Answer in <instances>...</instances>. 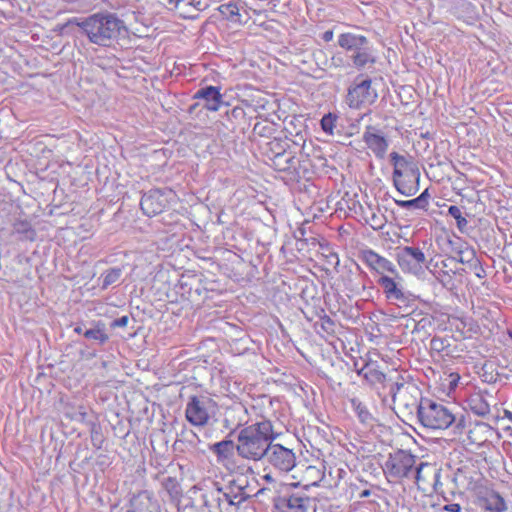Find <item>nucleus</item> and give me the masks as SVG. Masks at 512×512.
<instances>
[{
    "label": "nucleus",
    "instance_id": "nucleus-1",
    "mask_svg": "<svg viewBox=\"0 0 512 512\" xmlns=\"http://www.w3.org/2000/svg\"><path fill=\"white\" fill-rule=\"evenodd\" d=\"M278 435L272 422L264 418L245 426L237 435V455L245 460L260 461Z\"/></svg>",
    "mask_w": 512,
    "mask_h": 512
},
{
    "label": "nucleus",
    "instance_id": "nucleus-2",
    "mask_svg": "<svg viewBox=\"0 0 512 512\" xmlns=\"http://www.w3.org/2000/svg\"><path fill=\"white\" fill-rule=\"evenodd\" d=\"M70 23H75L91 43L102 47L111 46L127 31L124 21L113 13H95L83 21L74 18Z\"/></svg>",
    "mask_w": 512,
    "mask_h": 512
},
{
    "label": "nucleus",
    "instance_id": "nucleus-3",
    "mask_svg": "<svg viewBox=\"0 0 512 512\" xmlns=\"http://www.w3.org/2000/svg\"><path fill=\"white\" fill-rule=\"evenodd\" d=\"M390 158L393 165V184L397 191L404 196L415 195L419 190L420 181L418 166L397 152H392Z\"/></svg>",
    "mask_w": 512,
    "mask_h": 512
},
{
    "label": "nucleus",
    "instance_id": "nucleus-4",
    "mask_svg": "<svg viewBox=\"0 0 512 512\" xmlns=\"http://www.w3.org/2000/svg\"><path fill=\"white\" fill-rule=\"evenodd\" d=\"M417 417L424 428L432 430L447 429L456 420L445 405L428 398H421L417 405Z\"/></svg>",
    "mask_w": 512,
    "mask_h": 512
},
{
    "label": "nucleus",
    "instance_id": "nucleus-5",
    "mask_svg": "<svg viewBox=\"0 0 512 512\" xmlns=\"http://www.w3.org/2000/svg\"><path fill=\"white\" fill-rule=\"evenodd\" d=\"M378 284L383 289V293L390 305H394L398 311V316L404 317L414 309V299L409 292L404 291L402 285L392 277L382 275Z\"/></svg>",
    "mask_w": 512,
    "mask_h": 512
},
{
    "label": "nucleus",
    "instance_id": "nucleus-6",
    "mask_svg": "<svg viewBox=\"0 0 512 512\" xmlns=\"http://www.w3.org/2000/svg\"><path fill=\"white\" fill-rule=\"evenodd\" d=\"M215 405V402L207 396H190L185 408V417L191 425L204 427L208 425Z\"/></svg>",
    "mask_w": 512,
    "mask_h": 512
},
{
    "label": "nucleus",
    "instance_id": "nucleus-7",
    "mask_svg": "<svg viewBox=\"0 0 512 512\" xmlns=\"http://www.w3.org/2000/svg\"><path fill=\"white\" fill-rule=\"evenodd\" d=\"M262 460L279 474L288 473L296 466V454L293 449L279 443L270 444Z\"/></svg>",
    "mask_w": 512,
    "mask_h": 512
},
{
    "label": "nucleus",
    "instance_id": "nucleus-8",
    "mask_svg": "<svg viewBox=\"0 0 512 512\" xmlns=\"http://www.w3.org/2000/svg\"><path fill=\"white\" fill-rule=\"evenodd\" d=\"M396 261L404 273L419 276L427 268V258L419 247L404 246L396 250Z\"/></svg>",
    "mask_w": 512,
    "mask_h": 512
},
{
    "label": "nucleus",
    "instance_id": "nucleus-9",
    "mask_svg": "<svg viewBox=\"0 0 512 512\" xmlns=\"http://www.w3.org/2000/svg\"><path fill=\"white\" fill-rule=\"evenodd\" d=\"M378 97L377 91L372 88V81L369 78L361 79L358 76L349 87L346 102L350 108L359 109L366 105L373 104Z\"/></svg>",
    "mask_w": 512,
    "mask_h": 512
},
{
    "label": "nucleus",
    "instance_id": "nucleus-10",
    "mask_svg": "<svg viewBox=\"0 0 512 512\" xmlns=\"http://www.w3.org/2000/svg\"><path fill=\"white\" fill-rule=\"evenodd\" d=\"M415 463L416 457L414 455L400 450L394 455H390L388 460L385 462L384 472L389 477L395 479L407 478Z\"/></svg>",
    "mask_w": 512,
    "mask_h": 512
},
{
    "label": "nucleus",
    "instance_id": "nucleus-11",
    "mask_svg": "<svg viewBox=\"0 0 512 512\" xmlns=\"http://www.w3.org/2000/svg\"><path fill=\"white\" fill-rule=\"evenodd\" d=\"M171 194V190L167 189H152L145 193L140 201L143 213L152 217L163 212L168 206Z\"/></svg>",
    "mask_w": 512,
    "mask_h": 512
},
{
    "label": "nucleus",
    "instance_id": "nucleus-12",
    "mask_svg": "<svg viewBox=\"0 0 512 512\" xmlns=\"http://www.w3.org/2000/svg\"><path fill=\"white\" fill-rule=\"evenodd\" d=\"M203 506L208 512H238L233 500L222 488L216 484V488L202 494Z\"/></svg>",
    "mask_w": 512,
    "mask_h": 512
},
{
    "label": "nucleus",
    "instance_id": "nucleus-13",
    "mask_svg": "<svg viewBox=\"0 0 512 512\" xmlns=\"http://www.w3.org/2000/svg\"><path fill=\"white\" fill-rule=\"evenodd\" d=\"M193 98L198 99L200 102L192 105L189 109L190 112L199 105H202L208 111L216 112L225 103L223 95L220 93V88L211 85L198 89Z\"/></svg>",
    "mask_w": 512,
    "mask_h": 512
},
{
    "label": "nucleus",
    "instance_id": "nucleus-14",
    "mask_svg": "<svg viewBox=\"0 0 512 512\" xmlns=\"http://www.w3.org/2000/svg\"><path fill=\"white\" fill-rule=\"evenodd\" d=\"M311 499L304 492H287L275 498L276 508L282 512H308Z\"/></svg>",
    "mask_w": 512,
    "mask_h": 512
},
{
    "label": "nucleus",
    "instance_id": "nucleus-15",
    "mask_svg": "<svg viewBox=\"0 0 512 512\" xmlns=\"http://www.w3.org/2000/svg\"><path fill=\"white\" fill-rule=\"evenodd\" d=\"M249 421L248 408L243 403L234 402L225 409L223 426L231 433L242 426H248Z\"/></svg>",
    "mask_w": 512,
    "mask_h": 512
},
{
    "label": "nucleus",
    "instance_id": "nucleus-16",
    "mask_svg": "<svg viewBox=\"0 0 512 512\" xmlns=\"http://www.w3.org/2000/svg\"><path fill=\"white\" fill-rule=\"evenodd\" d=\"M362 139L373 154L383 159L389 147V141L384 136V133L376 126L368 125L363 132Z\"/></svg>",
    "mask_w": 512,
    "mask_h": 512
},
{
    "label": "nucleus",
    "instance_id": "nucleus-17",
    "mask_svg": "<svg viewBox=\"0 0 512 512\" xmlns=\"http://www.w3.org/2000/svg\"><path fill=\"white\" fill-rule=\"evenodd\" d=\"M361 258L371 270L378 274L382 275L388 272L398 276L396 266L390 260L379 255L372 249L362 251Z\"/></svg>",
    "mask_w": 512,
    "mask_h": 512
},
{
    "label": "nucleus",
    "instance_id": "nucleus-18",
    "mask_svg": "<svg viewBox=\"0 0 512 512\" xmlns=\"http://www.w3.org/2000/svg\"><path fill=\"white\" fill-rule=\"evenodd\" d=\"M347 57L357 70L369 69L376 63L375 51L369 41Z\"/></svg>",
    "mask_w": 512,
    "mask_h": 512
},
{
    "label": "nucleus",
    "instance_id": "nucleus-19",
    "mask_svg": "<svg viewBox=\"0 0 512 512\" xmlns=\"http://www.w3.org/2000/svg\"><path fill=\"white\" fill-rule=\"evenodd\" d=\"M448 244L451 247L452 256L450 259L452 261L470 265L479 263L475 250L469 247L467 243L449 240Z\"/></svg>",
    "mask_w": 512,
    "mask_h": 512
},
{
    "label": "nucleus",
    "instance_id": "nucleus-20",
    "mask_svg": "<svg viewBox=\"0 0 512 512\" xmlns=\"http://www.w3.org/2000/svg\"><path fill=\"white\" fill-rule=\"evenodd\" d=\"M477 505L487 512H504L507 509L505 500L495 491H486L478 496Z\"/></svg>",
    "mask_w": 512,
    "mask_h": 512
},
{
    "label": "nucleus",
    "instance_id": "nucleus-21",
    "mask_svg": "<svg viewBox=\"0 0 512 512\" xmlns=\"http://www.w3.org/2000/svg\"><path fill=\"white\" fill-rule=\"evenodd\" d=\"M207 7V0H176V11L184 19H196Z\"/></svg>",
    "mask_w": 512,
    "mask_h": 512
},
{
    "label": "nucleus",
    "instance_id": "nucleus-22",
    "mask_svg": "<svg viewBox=\"0 0 512 512\" xmlns=\"http://www.w3.org/2000/svg\"><path fill=\"white\" fill-rule=\"evenodd\" d=\"M247 484L246 479L243 477H237L229 482V492H225L228 494L230 499L233 500L238 509L240 508V505L250 497L246 492Z\"/></svg>",
    "mask_w": 512,
    "mask_h": 512
},
{
    "label": "nucleus",
    "instance_id": "nucleus-23",
    "mask_svg": "<svg viewBox=\"0 0 512 512\" xmlns=\"http://www.w3.org/2000/svg\"><path fill=\"white\" fill-rule=\"evenodd\" d=\"M271 166L280 172H289L295 169L296 158L291 151L282 150L275 152L274 155H269Z\"/></svg>",
    "mask_w": 512,
    "mask_h": 512
},
{
    "label": "nucleus",
    "instance_id": "nucleus-24",
    "mask_svg": "<svg viewBox=\"0 0 512 512\" xmlns=\"http://www.w3.org/2000/svg\"><path fill=\"white\" fill-rule=\"evenodd\" d=\"M210 451L216 456L218 463L230 460L234 452H237V443L230 439H224L210 446Z\"/></svg>",
    "mask_w": 512,
    "mask_h": 512
},
{
    "label": "nucleus",
    "instance_id": "nucleus-25",
    "mask_svg": "<svg viewBox=\"0 0 512 512\" xmlns=\"http://www.w3.org/2000/svg\"><path fill=\"white\" fill-rule=\"evenodd\" d=\"M158 504L146 492L134 496L130 502V512H158Z\"/></svg>",
    "mask_w": 512,
    "mask_h": 512
},
{
    "label": "nucleus",
    "instance_id": "nucleus-26",
    "mask_svg": "<svg viewBox=\"0 0 512 512\" xmlns=\"http://www.w3.org/2000/svg\"><path fill=\"white\" fill-rule=\"evenodd\" d=\"M369 41L363 35H357L353 33H342L338 37V45L345 49L348 54L355 52L359 47L366 44Z\"/></svg>",
    "mask_w": 512,
    "mask_h": 512
},
{
    "label": "nucleus",
    "instance_id": "nucleus-27",
    "mask_svg": "<svg viewBox=\"0 0 512 512\" xmlns=\"http://www.w3.org/2000/svg\"><path fill=\"white\" fill-rule=\"evenodd\" d=\"M467 404L469 409L477 416L485 417L490 413V404L479 393L472 394L468 398Z\"/></svg>",
    "mask_w": 512,
    "mask_h": 512
},
{
    "label": "nucleus",
    "instance_id": "nucleus-28",
    "mask_svg": "<svg viewBox=\"0 0 512 512\" xmlns=\"http://www.w3.org/2000/svg\"><path fill=\"white\" fill-rule=\"evenodd\" d=\"M359 375L363 377L371 384H382L386 380V375L377 369L375 363L367 362L364 366L358 370Z\"/></svg>",
    "mask_w": 512,
    "mask_h": 512
},
{
    "label": "nucleus",
    "instance_id": "nucleus-29",
    "mask_svg": "<svg viewBox=\"0 0 512 512\" xmlns=\"http://www.w3.org/2000/svg\"><path fill=\"white\" fill-rule=\"evenodd\" d=\"M438 469L435 465L421 462L416 468V483L420 486V483L430 484L432 478L438 476Z\"/></svg>",
    "mask_w": 512,
    "mask_h": 512
},
{
    "label": "nucleus",
    "instance_id": "nucleus-30",
    "mask_svg": "<svg viewBox=\"0 0 512 512\" xmlns=\"http://www.w3.org/2000/svg\"><path fill=\"white\" fill-rule=\"evenodd\" d=\"M489 426L484 423H476L473 428H470L467 432L468 443L472 445H476L478 447L482 446L487 438L483 435L485 432H488Z\"/></svg>",
    "mask_w": 512,
    "mask_h": 512
},
{
    "label": "nucleus",
    "instance_id": "nucleus-31",
    "mask_svg": "<svg viewBox=\"0 0 512 512\" xmlns=\"http://www.w3.org/2000/svg\"><path fill=\"white\" fill-rule=\"evenodd\" d=\"M448 214L456 220V225L461 233H466L468 229V221L463 216L461 209L458 206L451 205L448 208Z\"/></svg>",
    "mask_w": 512,
    "mask_h": 512
},
{
    "label": "nucleus",
    "instance_id": "nucleus-32",
    "mask_svg": "<svg viewBox=\"0 0 512 512\" xmlns=\"http://www.w3.org/2000/svg\"><path fill=\"white\" fill-rule=\"evenodd\" d=\"M161 485L171 497H178L181 493L180 484L176 477L163 476Z\"/></svg>",
    "mask_w": 512,
    "mask_h": 512
},
{
    "label": "nucleus",
    "instance_id": "nucleus-33",
    "mask_svg": "<svg viewBox=\"0 0 512 512\" xmlns=\"http://www.w3.org/2000/svg\"><path fill=\"white\" fill-rule=\"evenodd\" d=\"M122 275V269L119 267H113L107 269L105 272L102 273V288L106 289L110 285L116 283L119 281L120 277Z\"/></svg>",
    "mask_w": 512,
    "mask_h": 512
},
{
    "label": "nucleus",
    "instance_id": "nucleus-34",
    "mask_svg": "<svg viewBox=\"0 0 512 512\" xmlns=\"http://www.w3.org/2000/svg\"><path fill=\"white\" fill-rule=\"evenodd\" d=\"M220 13L230 21L240 22L239 8L236 3L229 2L219 7Z\"/></svg>",
    "mask_w": 512,
    "mask_h": 512
},
{
    "label": "nucleus",
    "instance_id": "nucleus-35",
    "mask_svg": "<svg viewBox=\"0 0 512 512\" xmlns=\"http://www.w3.org/2000/svg\"><path fill=\"white\" fill-rule=\"evenodd\" d=\"M83 335L85 338L89 340H95L100 344H104L109 339V336L107 335L105 330L103 328H100L99 326L93 329L86 330L85 332H83Z\"/></svg>",
    "mask_w": 512,
    "mask_h": 512
},
{
    "label": "nucleus",
    "instance_id": "nucleus-36",
    "mask_svg": "<svg viewBox=\"0 0 512 512\" xmlns=\"http://www.w3.org/2000/svg\"><path fill=\"white\" fill-rule=\"evenodd\" d=\"M351 405L362 423H367L372 419V415L368 411L367 407L360 400L352 399Z\"/></svg>",
    "mask_w": 512,
    "mask_h": 512
},
{
    "label": "nucleus",
    "instance_id": "nucleus-37",
    "mask_svg": "<svg viewBox=\"0 0 512 512\" xmlns=\"http://www.w3.org/2000/svg\"><path fill=\"white\" fill-rule=\"evenodd\" d=\"M13 229L18 234H24L26 238L34 240L35 231L31 224L26 220H18L13 224Z\"/></svg>",
    "mask_w": 512,
    "mask_h": 512
},
{
    "label": "nucleus",
    "instance_id": "nucleus-38",
    "mask_svg": "<svg viewBox=\"0 0 512 512\" xmlns=\"http://www.w3.org/2000/svg\"><path fill=\"white\" fill-rule=\"evenodd\" d=\"M267 147H269V155H274L275 152L287 150L288 147H290L287 140H283L280 138H274L267 142Z\"/></svg>",
    "mask_w": 512,
    "mask_h": 512
},
{
    "label": "nucleus",
    "instance_id": "nucleus-39",
    "mask_svg": "<svg viewBox=\"0 0 512 512\" xmlns=\"http://www.w3.org/2000/svg\"><path fill=\"white\" fill-rule=\"evenodd\" d=\"M337 121V116L332 114V113H328L326 115L323 116V118L321 119V128L322 130L329 134V135H332L333 134V130L335 128V123Z\"/></svg>",
    "mask_w": 512,
    "mask_h": 512
},
{
    "label": "nucleus",
    "instance_id": "nucleus-40",
    "mask_svg": "<svg viewBox=\"0 0 512 512\" xmlns=\"http://www.w3.org/2000/svg\"><path fill=\"white\" fill-rule=\"evenodd\" d=\"M320 329L328 335L335 334V322L327 315L320 318Z\"/></svg>",
    "mask_w": 512,
    "mask_h": 512
},
{
    "label": "nucleus",
    "instance_id": "nucleus-41",
    "mask_svg": "<svg viewBox=\"0 0 512 512\" xmlns=\"http://www.w3.org/2000/svg\"><path fill=\"white\" fill-rule=\"evenodd\" d=\"M325 65L328 66V68H343L346 65H348V62L346 61L345 57L341 53L334 54L331 57L330 62L325 60Z\"/></svg>",
    "mask_w": 512,
    "mask_h": 512
},
{
    "label": "nucleus",
    "instance_id": "nucleus-42",
    "mask_svg": "<svg viewBox=\"0 0 512 512\" xmlns=\"http://www.w3.org/2000/svg\"><path fill=\"white\" fill-rule=\"evenodd\" d=\"M409 386H406L404 382H393L390 385V395L392 396L393 401H396L398 396L402 395L404 390H408Z\"/></svg>",
    "mask_w": 512,
    "mask_h": 512
},
{
    "label": "nucleus",
    "instance_id": "nucleus-43",
    "mask_svg": "<svg viewBox=\"0 0 512 512\" xmlns=\"http://www.w3.org/2000/svg\"><path fill=\"white\" fill-rule=\"evenodd\" d=\"M396 205L401 207V208H404V209H420L421 210V206H420V203L416 198L414 199H411V200H394Z\"/></svg>",
    "mask_w": 512,
    "mask_h": 512
},
{
    "label": "nucleus",
    "instance_id": "nucleus-44",
    "mask_svg": "<svg viewBox=\"0 0 512 512\" xmlns=\"http://www.w3.org/2000/svg\"><path fill=\"white\" fill-rule=\"evenodd\" d=\"M430 485L432 486L433 491L435 493H437V494L443 493V490H442L443 483L441 482V469H438V476L437 477L434 476L432 478Z\"/></svg>",
    "mask_w": 512,
    "mask_h": 512
},
{
    "label": "nucleus",
    "instance_id": "nucleus-45",
    "mask_svg": "<svg viewBox=\"0 0 512 512\" xmlns=\"http://www.w3.org/2000/svg\"><path fill=\"white\" fill-rule=\"evenodd\" d=\"M437 279L440 281V283L444 287H448V286H452L453 285L452 276L449 274L448 271L440 270L439 276L437 277Z\"/></svg>",
    "mask_w": 512,
    "mask_h": 512
},
{
    "label": "nucleus",
    "instance_id": "nucleus-46",
    "mask_svg": "<svg viewBox=\"0 0 512 512\" xmlns=\"http://www.w3.org/2000/svg\"><path fill=\"white\" fill-rule=\"evenodd\" d=\"M229 119H241L245 116V111L242 107L236 106L226 113Z\"/></svg>",
    "mask_w": 512,
    "mask_h": 512
},
{
    "label": "nucleus",
    "instance_id": "nucleus-47",
    "mask_svg": "<svg viewBox=\"0 0 512 512\" xmlns=\"http://www.w3.org/2000/svg\"><path fill=\"white\" fill-rule=\"evenodd\" d=\"M421 210H427L429 205L430 193L428 189H425L418 197H417Z\"/></svg>",
    "mask_w": 512,
    "mask_h": 512
},
{
    "label": "nucleus",
    "instance_id": "nucleus-48",
    "mask_svg": "<svg viewBox=\"0 0 512 512\" xmlns=\"http://www.w3.org/2000/svg\"><path fill=\"white\" fill-rule=\"evenodd\" d=\"M453 424H455V430H456V433L458 434H462L463 431L465 430L466 428V419H465V416L464 415H461L459 418L456 417V420L453 422Z\"/></svg>",
    "mask_w": 512,
    "mask_h": 512
},
{
    "label": "nucleus",
    "instance_id": "nucleus-49",
    "mask_svg": "<svg viewBox=\"0 0 512 512\" xmlns=\"http://www.w3.org/2000/svg\"><path fill=\"white\" fill-rule=\"evenodd\" d=\"M431 348L436 351H441L445 348V340L442 338H432L430 341Z\"/></svg>",
    "mask_w": 512,
    "mask_h": 512
},
{
    "label": "nucleus",
    "instance_id": "nucleus-50",
    "mask_svg": "<svg viewBox=\"0 0 512 512\" xmlns=\"http://www.w3.org/2000/svg\"><path fill=\"white\" fill-rule=\"evenodd\" d=\"M129 323V317L127 315H124L120 318H117L115 320L112 321L111 323V327L112 328H117V327H126Z\"/></svg>",
    "mask_w": 512,
    "mask_h": 512
},
{
    "label": "nucleus",
    "instance_id": "nucleus-51",
    "mask_svg": "<svg viewBox=\"0 0 512 512\" xmlns=\"http://www.w3.org/2000/svg\"><path fill=\"white\" fill-rule=\"evenodd\" d=\"M306 474L307 475H311V477H314V475L317 476L318 479L321 478V472L319 469H317L316 467L314 466H308L307 469H306Z\"/></svg>",
    "mask_w": 512,
    "mask_h": 512
},
{
    "label": "nucleus",
    "instance_id": "nucleus-52",
    "mask_svg": "<svg viewBox=\"0 0 512 512\" xmlns=\"http://www.w3.org/2000/svg\"><path fill=\"white\" fill-rule=\"evenodd\" d=\"M444 510L448 512H461L462 508L458 503H452L444 506Z\"/></svg>",
    "mask_w": 512,
    "mask_h": 512
},
{
    "label": "nucleus",
    "instance_id": "nucleus-53",
    "mask_svg": "<svg viewBox=\"0 0 512 512\" xmlns=\"http://www.w3.org/2000/svg\"><path fill=\"white\" fill-rule=\"evenodd\" d=\"M333 37H334V33H333V30H327L325 31L321 38L323 39V41L325 42H330L333 40Z\"/></svg>",
    "mask_w": 512,
    "mask_h": 512
},
{
    "label": "nucleus",
    "instance_id": "nucleus-54",
    "mask_svg": "<svg viewBox=\"0 0 512 512\" xmlns=\"http://www.w3.org/2000/svg\"><path fill=\"white\" fill-rule=\"evenodd\" d=\"M262 479L269 483H275V479L273 477L272 472L266 473L262 476Z\"/></svg>",
    "mask_w": 512,
    "mask_h": 512
},
{
    "label": "nucleus",
    "instance_id": "nucleus-55",
    "mask_svg": "<svg viewBox=\"0 0 512 512\" xmlns=\"http://www.w3.org/2000/svg\"><path fill=\"white\" fill-rule=\"evenodd\" d=\"M448 260H451V259H450V258H448V259H446V260H442V261L440 262V268H441V270H444L445 268H448V266H449V265H448Z\"/></svg>",
    "mask_w": 512,
    "mask_h": 512
},
{
    "label": "nucleus",
    "instance_id": "nucleus-56",
    "mask_svg": "<svg viewBox=\"0 0 512 512\" xmlns=\"http://www.w3.org/2000/svg\"><path fill=\"white\" fill-rule=\"evenodd\" d=\"M369 495H370V490H363V491L360 493V497H361V498L368 497Z\"/></svg>",
    "mask_w": 512,
    "mask_h": 512
},
{
    "label": "nucleus",
    "instance_id": "nucleus-57",
    "mask_svg": "<svg viewBox=\"0 0 512 512\" xmlns=\"http://www.w3.org/2000/svg\"><path fill=\"white\" fill-rule=\"evenodd\" d=\"M505 415L512 422V412L506 411Z\"/></svg>",
    "mask_w": 512,
    "mask_h": 512
},
{
    "label": "nucleus",
    "instance_id": "nucleus-58",
    "mask_svg": "<svg viewBox=\"0 0 512 512\" xmlns=\"http://www.w3.org/2000/svg\"><path fill=\"white\" fill-rule=\"evenodd\" d=\"M74 331L78 334H81L83 331H82V328L80 326H77L74 328Z\"/></svg>",
    "mask_w": 512,
    "mask_h": 512
},
{
    "label": "nucleus",
    "instance_id": "nucleus-59",
    "mask_svg": "<svg viewBox=\"0 0 512 512\" xmlns=\"http://www.w3.org/2000/svg\"><path fill=\"white\" fill-rule=\"evenodd\" d=\"M167 3L170 5H174V8L176 9V0H167Z\"/></svg>",
    "mask_w": 512,
    "mask_h": 512
},
{
    "label": "nucleus",
    "instance_id": "nucleus-60",
    "mask_svg": "<svg viewBox=\"0 0 512 512\" xmlns=\"http://www.w3.org/2000/svg\"><path fill=\"white\" fill-rule=\"evenodd\" d=\"M298 486V483H292L289 485V487H297Z\"/></svg>",
    "mask_w": 512,
    "mask_h": 512
},
{
    "label": "nucleus",
    "instance_id": "nucleus-61",
    "mask_svg": "<svg viewBox=\"0 0 512 512\" xmlns=\"http://www.w3.org/2000/svg\"><path fill=\"white\" fill-rule=\"evenodd\" d=\"M264 490H265V488L260 489V490L258 491V494L263 493V492H264Z\"/></svg>",
    "mask_w": 512,
    "mask_h": 512
},
{
    "label": "nucleus",
    "instance_id": "nucleus-62",
    "mask_svg": "<svg viewBox=\"0 0 512 512\" xmlns=\"http://www.w3.org/2000/svg\"><path fill=\"white\" fill-rule=\"evenodd\" d=\"M450 272H452L453 274L457 273V271L456 270L453 271V269H450Z\"/></svg>",
    "mask_w": 512,
    "mask_h": 512
},
{
    "label": "nucleus",
    "instance_id": "nucleus-63",
    "mask_svg": "<svg viewBox=\"0 0 512 512\" xmlns=\"http://www.w3.org/2000/svg\"><path fill=\"white\" fill-rule=\"evenodd\" d=\"M450 272H452L453 274L457 273V271L456 270L453 271V269H450Z\"/></svg>",
    "mask_w": 512,
    "mask_h": 512
},
{
    "label": "nucleus",
    "instance_id": "nucleus-64",
    "mask_svg": "<svg viewBox=\"0 0 512 512\" xmlns=\"http://www.w3.org/2000/svg\"><path fill=\"white\" fill-rule=\"evenodd\" d=\"M458 479V474H456V476L454 477V480L457 481Z\"/></svg>",
    "mask_w": 512,
    "mask_h": 512
}]
</instances>
